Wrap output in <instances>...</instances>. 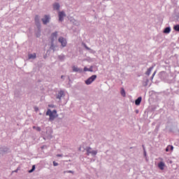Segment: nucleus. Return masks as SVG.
Listing matches in <instances>:
<instances>
[{
    "label": "nucleus",
    "instance_id": "1",
    "mask_svg": "<svg viewBox=\"0 0 179 179\" xmlns=\"http://www.w3.org/2000/svg\"><path fill=\"white\" fill-rule=\"evenodd\" d=\"M46 115H49V121H54L58 117L57 114V110H51V109H48L46 112Z\"/></svg>",
    "mask_w": 179,
    "mask_h": 179
},
{
    "label": "nucleus",
    "instance_id": "2",
    "mask_svg": "<svg viewBox=\"0 0 179 179\" xmlns=\"http://www.w3.org/2000/svg\"><path fill=\"white\" fill-rule=\"evenodd\" d=\"M87 153V156H90V155L92 156H96V155H97V150H94L93 149H92V148L90 147H87L85 149Z\"/></svg>",
    "mask_w": 179,
    "mask_h": 179
},
{
    "label": "nucleus",
    "instance_id": "3",
    "mask_svg": "<svg viewBox=\"0 0 179 179\" xmlns=\"http://www.w3.org/2000/svg\"><path fill=\"white\" fill-rule=\"evenodd\" d=\"M58 41L59 43H60L62 48H64V47H66V44H68V42L66 41V38L62 36L59 37Z\"/></svg>",
    "mask_w": 179,
    "mask_h": 179
},
{
    "label": "nucleus",
    "instance_id": "4",
    "mask_svg": "<svg viewBox=\"0 0 179 179\" xmlns=\"http://www.w3.org/2000/svg\"><path fill=\"white\" fill-rule=\"evenodd\" d=\"M95 79H97L96 75H93L91 77H90L87 80H85V84L87 85H92L93 82H94Z\"/></svg>",
    "mask_w": 179,
    "mask_h": 179
},
{
    "label": "nucleus",
    "instance_id": "5",
    "mask_svg": "<svg viewBox=\"0 0 179 179\" xmlns=\"http://www.w3.org/2000/svg\"><path fill=\"white\" fill-rule=\"evenodd\" d=\"M41 20L43 24H48V23H50V20H51V17L48 15H45Z\"/></svg>",
    "mask_w": 179,
    "mask_h": 179
},
{
    "label": "nucleus",
    "instance_id": "6",
    "mask_svg": "<svg viewBox=\"0 0 179 179\" xmlns=\"http://www.w3.org/2000/svg\"><path fill=\"white\" fill-rule=\"evenodd\" d=\"M58 37V31L53 32L50 36V41L51 43L57 42V38Z\"/></svg>",
    "mask_w": 179,
    "mask_h": 179
},
{
    "label": "nucleus",
    "instance_id": "7",
    "mask_svg": "<svg viewBox=\"0 0 179 179\" xmlns=\"http://www.w3.org/2000/svg\"><path fill=\"white\" fill-rule=\"evenodd\" d=\"M62 97H65V92H64V90H60L57 94L56 99H57L58 100H61Z\"/></svg>",
    "mask_w": 179,
    "mask_h": 179
},
{
    "label": "nucleus",
    "instance_id": "8",
    "mask_svg": "<svg viewBox=\"0 0 179 179\" xmlns=\"http://www.w3.org/2000/svg\"><path fill=\"white\" fill-rule=\"evenodd\" d=\"M34 20H35V24H36V26L38 29H40V27H41V24L40 23V16H38V15H36L35 16Z\"/></svg>",
    "mask_w": 179,
    "mask_h": 179
},
{
    "label": "nucleus",
    "instance_id": "9",
    "mask_svg": "<svg viewBox=\"0 0 179 179\" xmlns=\"http://www.w3.org/2000/svg\"><path fill=\"white\" fill-rule=\"evenodd\" d=\"M58 15H59V22H64V17H65V16H66V14H65V12L59 11Z\"/></svg>",
    "mask_w": 179,
    "mask_h": 179
},
{
    "label": "nucleus",
    "instance_id": "10",
    "mask_svg": "<svg viewBox=\"0 0 179 179\" xmlns=\"http://www.w3.org/2000/svg\"><path fill=\"white\" fill-rule=\"evenodd\" d=\"M58 48V45L55 44V42H51V45L50 50H53V52H55V48Z\"/></svg>",
    "mask_w": 179,
    "mask_h": 179
},
{
    "label": "nucleus",
    "instance_id": "11",
    "mask_svg": "<svg viewBox=\"0 0 179 179\" xmlns=\"http://www.w3.org/2000/svg\"><path fill=\"white\" fill-rule=\"evenodd\" d=\"M9 148H0V155H5V153H8Z\"/></svg>",
    "mask_w": 179,
    "mask_h": 179
},
{
    "label": "nucleus",
    "instance_id": "12",
    "mask_svg": "<svg viewBox=\"0 0 179 179\" xmlns=\"http://www.w3.org/2000/svg\"><path fill=\"white\" fill-rule=\"evenodd\" d=\"M36 58H37V55H36V53L28 55V59H36Z\"/></svg>",
    "mask_w": 179,
    "mask_h": 179
},
{
    "label": "nucleus",
    "instance_id": "13",
    "mask_svg": "<svg viewBox=\"0 0 179 179\" xmlns=\"http://www.w3.org/2000/svg\"><path fill=\"white\" fill-rule=\"evenodd\" d=\"M59 8H61V6L58 3H53V9L54 10H59Z\"/></svg>",
    "mask_w": 179,
    "mask_h": 179
},
{
    "label": "nucleus",
    "instance_id": "14",
    "mask_svg": "<svg viewBox=\"0 0 179 179\" xmlns=\"http://www.w3.org/2000/svg\"><path fill=\"white\" fill-rule=\"evenodd\" d=\"M166 166V164H164V162H160L158 164V167L160 170H164V166Z\"/></svg>",
    "mask_w": 179,
    "mask_h": 179
},
{
    "label": "nucleus",
    "instance_id": "15",
    "mask_svg": "<svg viewBox=\"0 0 179 179\" xmlns=\"http://www.w3.org/2000/svg\"><path fill=\"white\" fill-rule=\"evenodd\" d=\"M73 72H79V73H80L83 72V70L80 69H79V68H78V66H73Z\"/></svg>",
    "mask_w": 179,
    "mask_h": 179
},
{
    "label": "nucleus",
    "instance_id": "16",
    "mask_svg": "<svg viewBox=\"0 0 179 179\" xmlns=\"http://www.w3.org/2000/svg\"><path fill=\"white\" fill-rule=\"evenodd\" d=\"M120 94L121 96H122V97H127V93L125 92V90H124V88H121L120 90Z\"/></svg>",
    "mask_w": 179,
    "mask_h": 179
},
{
    "label": "nucleus",
    "instance_id": "17",
    "mask_svg": "<svg viewBox=\"0 0 179 179\" xmlns=\"http://www.w3.org/2000/svg\"><path fill=\"white\" fill-rule=\"evenodd\" d=\"M141 101H142V97L140 96L138 97L136 101H135V104L136 106H139L141 104Z\"/></svg>",
    "mask_w": 179,
    "mask_h": 179
},
{
    "label": "nucleus",
    "instance_id": "18",
    "mask_svg": "<svg viewBox=\"0 0 179 179\" xmlns=\"http://www.w3.org/2000/svg\"><path fill=\"white\" fill-rule=\"evenodd\" d=\"M170 31H171V28H170V27L165 28L164 30V33L165 34H169V33H170Z\"/></svg>",
    "mask_w": 179,
    "mask_h": 179
},
{
    "label": "nucleus",
    "instance_id": "19",
    "mask_svg": "<svg viewBox=\"0 0 179 179\" xmlns=\"http://www.w3.org/2000/svg\"><path fill=\"white\" fill-rule=\"evenodd\" d=\"M152 71H153V66L150 67L147 71L145 72V75H147L148 76H149L150 75V73L152 72Z\"/></svg>",
    "mask_w": 179,
    "mask_h": 179
},
{
    "label": "nucleus",
    "instance_id": "20",
    "mask_svg": "<svg viewBox=\"0 0 179 179\" xmlns=\"http://www.w3.org/2000/svg\"><path fill=\"white\" fill-rule=\"evenodd\" d=\"M58 58H59V59H60V61H64L65 55H59Z\"/></svg>",
    "mask_w": 179,
    "mask_h": 179
},
{
    "label": "nucleus",
    "instance_id": "21",
    "mask_svg": "<svg viewBox=\"0 0 179 179\" xmlns=\"http://www.w3.org/2000/svg\"><path fill=\"white\" fill-rule=\"evenodd\" d=\"M148 83H149V80L146 79L143 83V86H148Z\"/></svg>",
    "mask_w": 179,
    "mask_h": 179
},
{
    "label": "nucleus",
    "instance_id": "22",
    "mask_svg": "<svg viewBox=\"0 0 179 179\" xmlns=\"http://www.w3.org/2000/svg\"><path fill=\"white\" fill-rule=\"evenodd\" d=\"M173 29L176 31H179V24L175 25Z\"/></svg>",
    "mask_w": 179,
    "mask_h": 179
},
{
    "label": "nucleus",
    "instance_id": "23",
    "mask_svg": "<svg viewBox=\"0 0 179 179\" xmlns=\"http://www.w3.org/2000/svg\"><path fill=\"white\" fill-rule=\"evenodd\" d=\"M36 170V165L32 166V169L29 171V173H33Z\"/></svg>",
    "mask_w": 179,
    "mask_h": 179
},
{
    "label": "nucleus",
    "instance_id": "24",
    "mask_svg": "<svg viewBox=\"0 0 179 179\" xmlns=\"http://www.w3.org/2000/svg\"><path fill=\"white\" fill-rule=\"evenodd\" d=\"M84 46H85V48H86V50H87L88 51H93V50H92L91 48L87 47V45H86V44H85Z\"/></svg>",
    "mask_w": 179,
    "mask_h": 179
},
{
    "label": "nucleus",
    "instance_id": "25",
    "mask_svg": "<svg viewBox=\"0 0 179 179\" xmlns=\"http://www.w3.org/2000/svg\"><path fill=\"white\" fill-rule=\"evenodd\" d=\"M66 173H71V174H73V171H64V174H65Z\"/></svg>",
    "mask_w": 179,
    "mask_h": 179
},
{
    "label": "nucleus",
    "instance_id": "26",
    "mask_svg": "<svg viewBox=\"0 0 179 179\" xmlns=\"http://www.w3.org/2000/svg\"><path fill=\"white\" fill-rule=\"evenodd\" d=\"M89 72H93V66H91L89 69Z\"/></svg>",
    "mask_w": 179,
    "mask_h": 179
},
{
    "label": "nucleus",
    "instance_id": "27",
    "mask_svg": "<svg viewBox=\"0 0 179 179\" xmlns=\"http://www.w3.org/2000/svg\"><path fill=\"white\" fill-rule=\"evenodd\" d=\"M36 131H38V132H40V131H41V128L39 127H36V129H35Z\"/></svg>",
    "mask_w": 179,
    "mask_h": 179
},
{
    "label": "nucleus",
    "instance_id": "28",
    "mask_svg": "<svg viewBox=\"0 0 179 179\" xmlns=\"http://www.w3.org/2000/svg\"><path fill=\"white\" fill-rule=\"evenodd\" d=\"M89 72V69L87 67L84 68V72Z\"/></svg>",
    "mask_w": 179,
    "mask_h": 179
},
{
    "label": "nucleus",
    "instance_id": "29",
    "mask_svg": "<svg viewBox=\"0 0 179 179\" xmlns=\"http://www.w3.org/2000/svg\"><path fill=\"white\" fill-rule=\"evenodd\" d=\"M169 149H171V150H173L174 147L173 145H169Z\"/></svg>",
    "mask_w": 179,
    "mask_h": 179
},
{
    "label": "nucleus",
    "instance_id": "30",
    "mask_svg": "<svg viewBox=\"0 0 179 179\" xmlns=\"http://www.w3.org/2000/svg\"><path fill=\"white\" fill-rule=\"evenodd\" d=\"M155 75H156V71H155L151 77V79L152 80L153 78H155Z\"/></svg>",
    "mask_w": 179,
    "mask_h": 179
},
{
    "label": "nucleus",
    "instance_id": "31",
    "mask_svg": "<svg viewBox=\"0 0 179 179\" xmlns=\"http://www.w3.org/2000/svg\"><path fill=\"white\" fill-rule=\"evenodd\" d=\"M53 166H58V163L55 162H53Z\"/></svg>",
    "mask_w": 179,
    "mask_h": 179
},
{
    "label": "nucleus",
    "instance_id": "32",
    "mask_svg": "<svg viewBox=\"0 0 179 179\" xmlns=\"http://www.w3.org/2000/svg\"><path fill=\"white\" fill-rule=\"evenodd\" d=\"M170 150V147L168 145V147L166 148V152H169Z\"/></svg>",
    "mask_w": 179,
    "mask_h": 179
},
{
    "label": "nucleus",
    "instance_id": "33",
    "mask_svg": "<svg viewBox=\"0 0 179 179\" xmlns=\"http://www.w3.org/2000/svg\"><path fill=\"white\" fill-rule=\"evenodd\" d=\"M57 157H62V155L58 154V155H57Z\"/></svg>",
    "mask_w": 179,
    "mask_h": 179
},
{
    "label": "nucleus",
    "instance_id": "34",
    "mask_svg": "<svg viewBox=\"0 0 179 179\" xmlns=\"http://www.w3.org/2000/svg\"><path fill=\"white\" fill-rule=\"evenodd\" d=\"M61 79H65V76H62Z\"/></svg>",
    "mask_w": 179,
    "mask_h": 179
},
{
    "label": "nucleus",
    "instance_id": "35",
    "mask_svg": "<svg viewBox=\"0 0 179 179\" xmlns=\"http://www.w3.org/2000/svg\"><path fill=\"white\" fill-rule=\"evenodd\" d=\"M48 107H50V108H53L54 105H49Z\"/></svg>",
    "mask_w": 179,
    "mask_h": 179
},
{
    "label": "nucleus",
    "instance_id": "36",
    "mask_svg": "<svg viewBox=\"0 0 179 179\" xmlns=\"http://www.w3.org/2000/svg\"><path fill=\"white\" fill-rule=\"evenodd\" d=\"M18 169H16L15 171H13V173H17Z\"/></svg>",
    "mask_w": 179,
    "mask_h": 179
},
{
    "label": "nucleus",
    "instance_id": "37",
    "mask_svg": "<svg viewBox=\"0 0 179 179\" xmlns=\"http://www.w3.org/2000/svg\"><path fill=\"white\" fill-rule=\"evenodd\" d=\"M35 110H36V111H38V108H35Z\"/></svg>",
    "mask_w": 179,
    "mask_h": 179
},
{
    "label": "nucleus",
    "instance_id": "38",
    "mask_svg": "<svg viewBox=\"0 0 179 179\" xmlns=\"http://www.w3.org/2000/svg\"><path fill=\"white\" fill-rule=\"evenodd\" d=\"M36 128H37V127H35V126L33 127L34 129H36Z\"/></svg>",
    "mask_w": 179,
    "mask_h": 179
},
{
    "label": "nucleus",
    "instance_id": "39",
    "mask_svg": "<svg viewBox=\"0 0 179 179\" xmlns=\"http://www.w3.org/2000/svg\"><path fill=\"white\" fill-rule=\"evenodd\" d=\"M144 155H145V156H146V152H144Z\"/></svg>",
    "mask_w": 179,
    "mask_h": 179
},
{
    "label": "nucleus",
    "instance_id": "40",
    "mask_svg": "<svg viewBox=\"0 0 179 179\" xmlns=\"http://www.w3.org/2000/svg\"><path fill=\"white\" fill-rule=\"evenodd\" d=\"M136 113H138V110L136 111Z\"/></svg>",
    "mask_w": 179,
    "mask_h": 179
}]
</instances>
